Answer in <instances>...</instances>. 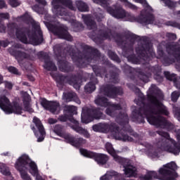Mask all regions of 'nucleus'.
Here are the masks:
<instances>
[{
    "label": "nucleus",
    "mask_w": 180,
    "mask_h": 180,
    "mask_svg": "<svg viewBox=\"0 0 180 180\" xmlns=\"http://www.w3.org/2000/svg\"><path fill=\"white\" fill-rule=\"evenodd\" d=\"M165 74L167 79H169V81H172V75H169V73L168 72H165Z\"/></svg>",
    "instance_id": "obj_54"
},
{
    "label": "nucleus",
    "mask_w": 180,
    "mask_h": 180,
    "mask_svg": "<svg viewBox=\"0 0 180 180\" xmlns=\"http://www.w3.org/2000/svg\"><path fill=\"white\" fill-rule=\"evenodd\" d=\"M22 96H23V102H24V109L26 110V112H28L29 113H33L34 110H33V108H32V106L30 105V96H29V94L27 92H21Z\"/></svg>",
    "instance_id": "obj_22"
},
{
    "label": "nucleus",
    "mask_w": 180,
    "mask_h": 180,
    "mask_svg": "<svg viewBox=\"0 0 180 180\" xmlns=\"http://www.w3.org/2000/svg\"><path fill=\"white\" fill-rule=\"evenodd\" d=\"M95 103L96 105H98V106H103V108H107L105 110V113L106 115H108V116H111L112 117H115L117 112H119V110L122 109L120 105L110 103L109 101H108V99L100 96H98L95 100Z\"/></svg>",
    "instance_id": "obj_9"
},
{
    "label": "nucleus",
    "mask_w": 180,
    "mask_h": 180,
    "mask_svg": "<svg viewBox=\"0 0 180 180\" xmlns=\"http://www.w3.org/2000/svg\"><path fill=\"white\" fill-rule=\"evenodd\" d=\"M79 151L80 154L84 155V157H87V158H94L95 161H96L98 164H101L102 165H103V164H106L109 160L108 156L105 154L95 153L85 149H80Z\"/></svg>",
    "instance_id": "obj_14"
},
{
    "label": "nucleus",
    "mask_w": 180,
    "mask_h": 180,
    "mask_svg": "<svg viewBox=\"0 0 180 180\" xmlns=\"http://www.w3.org/2000/svg\"><path fill=\"white\" fill-rule=\"evenodd\" d=\"M59 120L60 122H67V119H68V117L67 115H62L59 117Z\"/></svg>",
    "instance_id": "obj_49"
},
{
    "label": "nucleus",
    "mask_w": 180,
    "mask_h": 180,
    "mask_svg": "<svg viewBox=\"0 0 180 180\" xmlns=\"http://www.w3.org/2000/svg\"><path fill=\"white\" fill-rule=\"evenodd\" d=\"M167 37L170 39V40H176V35L175 34H167Z\"/></svg>",
    "instance_id": "obj_46"
},
{
    "label": "nucleus",
    "mask_w": 180,
    "mask_h": 180,
    "mask_svg": "<svg viewBox=\"0 0 180 180\" xmlns=\"http://www.w3.org/2000/svg\"><path fill=\"white\" fill-rule=\"evenodd\" d=\"M169 25L173 26L174 27H179V29H180V24L177 22H169Z\"/></svg>",
    "instance_id": "obj_47"
},
{
    "label": "nucleus",
    "mask_w": 180,
    "mask_h": 180,
    "mask_svg": "<svg viewBox=\"0 0 180 180\" xmlns=\"http://www.w3.org/2000/svg\"><path fill=\"white\" fill-rule=\"evenodd\" d=\"M9 4L13 8H16L20 5V2L18 0H9Z\"/></svg>",
    "instance_id": "obj_42"
},
{
    "label": "nucleus",
    "mask_w": 180,
    "mask_h": 180,
    "mask_svg": "<svg viewBox=\"0 0 180 180\" xmlns=\"http://www.w3.org/2000/svg\"><path fill=\"white\" fill-rule=\"evenodd\" d=\"M139 22L144 25H150V23L154 22V16L148 13V11H143L141 13Z\"/></svg>",
    "instance_id": "obj_20"
},
{
    "label": "nucleus",
    "mask_w": 180,
    "mask_h": 180,
    "mask_svg": "<svg viewBox=\"0 0 180 180\" xmlns=\"http://www.w3.org/2000/svg\"><path fill=\"white\" fill-rule=\"evenodd\" d=\"M102 89L105 94L107 95V96H110V98H115V96L119 94V89L113 86H108L105 88L103 87Z\"/></svg>",
    "instance_id": "obj_24"
},
{
    "label": "nucleus",
    "mask_w": 180,
    "mask_h": 180,
    "mask_svg": "<svg viewBox=\"0 0 180 180\" xmlns=\"http://www.w3.org/2000/svg\"><path fill=\"white\" fill-rule=\"evenodd\" d=\"M24 85H27V82H23L22 83Z\"/></svg>",
    "instance_id": "obj_63"
},
{
    "label": "nucleus",
    "mask_w": 180,
    "mask_h": 180,
    "mask_svg": "<svg viewBox=\"0 0 180 180\" xmlns=\"http://www.w3.org/2000/svg\"><path fill=\"white\" fill-rule=\"evenodd\" d=\"M52 12L57 16H67V9L65 6L75 11V8L72 6L71 0H53Z\"/></svg>",
    "instance_id": "obj_8"
},
{
    "label": "nucleus",
    "mask_w": 180,
    "mask_h": 180,
    "mask_svg": "<svg viewBox=\"0 0 180 180\" xmlns=\"http://www.w3.org/2000/svg\"><path fill=\"white\" fill-rule=\"evenodd\" d=\"M4 81V77H1L0 75V84H2V82Z\"/></svg>",
    "instance_id": "obj_61"
},
{
    "label": "nucleus",
    "mask_w": 180,
    "mask_h": 180,
    "mask_svg": "<svg viewBox=\"0 0 180 180\" xmlns=\"http://www.w3.org/2000/svg\"><path fill=\"white\" fill-rule=\"evenodd\" d=\"M8 154H9L8 153H6L4 154V155H8Z\"/></svg>",
    "instance_id": "obj_64"
},
{
    "label": "nucleus",
    "mask_w": 180,
    "mask_h": 180,
    "mask_svg": "<svg viewBox=\"0 0 180 180\" xmlns=\"http://www.w3.org/2000/svg\"><path fill=\"white\" fill-rule=\"evenodd\" d=\"M9 53L12 56H15V58L18 60V63L23 61V60H29V55L24 52L15 51H13V46L8 49Z\"/></svg>",
    "instance_id": "obj_23"
},
{
    "label": "nucleus",
    "mask_w": 180,
    "mask_h": 180,
    "mask_svg": "<svg viewBox=\"0 0 180 180\" xmlns=\"http://www.w3.org/2000/svg\"><path fill=\"white\" fill-rule=\"evenodd\" d=\"M175 85H176V88H177L178 89H180V84H179L178 82H176Z\"/></svg>",
    "instance_id": "obj_59"
},
{
    "label": "nucleus",
    "mask_w": 180,
    "mask_h": 180,
    "mask_svg": "<svg viewBox=\"0 0 180 180\" xmlns=\"http://www.w3.org/2000/svg\"><path fill=\"white\" fill-rule=\"evenodd\" d=\"M167 52L169 54H173L175 58L180 57V46L179 45H175L174 44L169 45L167 48Z\"/></svg>",
    "instance_id": "obj_25"
},
{
    "label": "nucleus",
    "mask_w": 180,
    "mask_h": 180,
    "mask_svg": "<svg viewBox=\"0 0 180 180\" xmlns=\"http://www.w3.org/2000/svg\"><path fill=\"white\" fill-rule=\"evenodd\" d=\"M103 18V15H102V13H99L98 15H96V18L98 20V22H101V20Z\"/></svg>",
    "instance_id": "obj_55"
},
{
    "label": "nucleus",
    "mask_w": 180,
    "mask_h": 180,
    "mask_svg": "<svg viewBox=\"0 0 180 180\" xmlns=\"http://www.w3.org/2000/svg\"><path fill=\"white\" fill-rule=\"evenodd\" d=\"M91 119H102V112L99 110H92L86 107L83 108L82 112V123H89Z\"/></svg>",
    "instance_id": "obj_13"
},
{
    "label": "nucleus",
    "mask_w": 180,
    "mask_h": 180,
    "mask_svg": "<svg viewBox=\"0 0 180 180\" xmlns=\"http://www.w3.org/2000/svg\"><path fill=\"white\" fill-rule=\"evenodd\" d=\"M33 122L37 126V128L38 131H34V127H32V130L34 131V134L36 136L38 137L37 141L38 143H40L44 140V135L46 134V131H44V127H43V124H41V122H40V120L39 118L34 117L33 119Z\"/></svg>",
    "instance_id": "obj_18"
},
{
    "label": "nucleus",
    "mask_w": 180,
    "mask_h": 180,
    "mask_svg": "<svg viewBox=\"0 0 180 180\" xmlns=\"http://www.w3.org/2000/svg\"><path fill=\"white\" fill-rule=\"evenodd\" d=\"M178 166L174 162L166 164L159 169V176H157L155 172H148L147 174L141 178V180H151L153 178H158L160 180H175L178 178V174L175 172Z\"/></svg>",
    "instance_id": "obj_4"
},
{
    "label": "nucleus",
    "mask_w": 180,
    "mask_h": 180,
    "mask_svg": "<svg viewBox=\"0 0 180 180\" xmlns=\"http://www.w3.org/2000/svg\"><path fill=\"white\" fill-rule=\"evenodd\" d=\"M20 18L22 20H24L25 22H27L29 20L30 22H33L32 17H30L27 13H26L24 15L21 16Z\"/></svg>",
    "instance_id": "obj_39"
},
{
    "label": "nucleus",
    "mask_w": 180,
    "mask_h": 180,
    "mask_svg": "<svg viewBox=\"0 0 180 180\" xmlns=\"http://www.w3.org/2000/svg\"><path fill=\"white\" fill-rule=\"evenodd\" d=\"M5 6H6V4H5V1L0 0V9L5 8Z\"/></svg>",
    "instance_id": "obj_51"
},
{
    "label": "nucleus",
    "mask_w": 180,
    "mask_h": 180,
    "mask_svg": "<svg viewBox=\"0 0 180 180\" xmlns=\"http://www.w3.org/2000/svg\"><path fill=\"white\" fill-rule=\"evenodd\" d=\"M113 60H117V56L114 55V58H112Z\"/></svg>",
    "instance_id": "obj_62"
},
{
    "label": "nucleus",
    "mask_w": 180,
    "mask_h": 180,
    "mask_svg": "<svg viewBox=\"0 0 180 180\" xmlns=\"http://www.w3.org/2000/svg\"><path fill=\"white\" fill-rule=\"evenodd\" d=\"M153 106L143 105V108H140V117H146L150 124H153L156 127H166L167 129H172L173 125L160 115H165L168 116L169 112L167 108L162 104L158 100V96H150L149 97Z\"/></svg>",
    "instance_id": "obj_1"
},
{
    "label": "nucleus",
    "mask_w": 180,
    "mask_h": 180,
    "mask_svg": "<svg viewBox=\"0 0 180 180\" xmlns=\"http://www.w3.org/2000/svg\"><path fill=\"white\" fill-rule=\"evenodd\" d=\"M28 39L30 43L35 45L40 44L43 41V33H41L39 25L37 26V30L34 32V34L32 35L28 34Z\"/></svg>",
    "instance_id": "obj_19"
},
{
    "label": "nucleus",
    "mask_w": 180,
    "mask_h": 180,
    "mask_svg": "<svg viewBox=\"0 0 180 180\" xmlns=\"http://www.w3.org/2000/svg\"><path fill=\"white\" fill-rule=\"evenodd\" d=\"M121 2H123L124 5L127 6V8H129L130 9H132L133 11H137V6L133 5L130 2H129L127 0H120Z\"/></svg>",
    "instance_id": "obj_35"
},
{
    "label": "nucleus",
    "mask_w": 180,
    "mask_h": 180,
    "mask_svg": "<svg viewBox=\"0 0 180 180\" xmlns=\"http://www.w3.org/2000/svg\"><path fill=\"white\" fill-rule=\"evenodd\" d=\"M8 70L9 72H11L12 74H15V75H20V72L15 67H9Z\"/></svg>",
    "instance_id": "obj_40"
},
{
    "label": "nucleus",
    "mask_w": 180,
    "mask_h": 180,
    "mask_svg": "<svg viewBox=\"0 0 180 180\" xmlns=\"http://www.w3.org/2000/svg\"><path fill=\"white\" fill-rule=\"evenodd\" d=\"M63 100L66 102H71L74 101L76 103H81L79 98H78V96H77V94L75 93L63 94Z\"/></svg>",
    "instance_id": "obj_26"
},
{
    "label": "nucleus",
    "mask_w": 180,
    "mask_h": 180,
    "mask_svg": "<svg viewBox=\"0 0 180 180\" xmlns=\"http://www.w3.org/2000/svg\"><path fill=\"white\" fill-rule=\"evenodd\" d=\"M55 132L58 136L65 139L68 143H70V144L74 146V147H79L81 144H85V143H86V141L82 138L75 139L74 136H71L70 134L61 132V127H60V125L55 127Z\"/></svg>",
    "instance_id": "obj_11"
},
{
    "label": "nucleus",
    "mask_w": 180,
    "mask_h": 180,
    "mask_svg": "<svg viewBox=\"0 0 180 180\" xmlns=\"http://www.w3.org/2000/svg\"><path fill=\"white\" fill-rule=\"evenodd\" d=\"M44 68L46 70H48V71H56L57 67H56V65L50 60V58L49 57V55H46L44 58Z\"/></svg>",
    "instance_id": "obj_27"
},
{
    "label": "nucleus",
    "mask_w": 180,
    "mask_h": 180,
    "mask_svg": "<svg viewBox=\"0 0 180 180\" xmlns=\"http://www.w3.org/2000/svg\"><path fill=\"white\" fill-rule=\"evenodd\" d=\"M150 91H152V92H155V89H157V86H155V85H152L151 86H150Z\"/></svg>",
    "instance_id": "obj_56"
},
{
    "label": "nucleus",
    "mask_w": 180,
    "mask_h": 180,
    "mask_svg": "<svg viewBox=\"0 0 180 180\" xmlns=\"http://www.w3.org/2000/svg\"><path fill=\"white\" fill-rule=\"evenodd\" d=\"M37 2H39V4H43L44 5L46 4V1L44 0H36Z\"/></svg>",
    "instance_id": "obj_57"
},
{
    "label": "nucleus",
    "mask_w": 180,
    "mask_h": 180,
    "mask_svg": "<svg viewBox=\"0 0 180 180\" xmlns=\"http://www.w3.org/2000/svg\"><path fill=\"white\" fill-rule=\"evenodd\" d=\"M105 148L108 153L113 157L115 161L123 165V171L127 178H130L131 176H134L136 175V168L133 166V162H131L129 159H124L117 155L116 151L113 149V146H112V143H107L105 144Z\"/></svg>",
    "instance_id": "obj_5"
},
{
    "label": "nucleus",
    "mask_w": 180,
    "mask_h": 180,
    "mask_svg": "<svg viewBox=\"0 0 180 180\" xmlns=\"http://www.w3.org/2000/svg\"><path fill=\"white\" fill-rule=\"evenodd\" d=\"M139 78L143 82H148V76L146 75L141 74L139 75Z\"/></svg>",
    "instance_id": "obj_43"
},
{
    "label": "nucleus",
    "mask_w": 180,
    "mask_h": 180,
    "mask_svg": "<svg viewBox=\"0 0 180 180\" xmlns=\"http://www.w3.org/2000/svg\"><path fill=\"white\" fill-rule=\"evenodd\" d=\"M119 119H122L125 123H129V117L127 116V114H122L120 113L118 115Z\"/></svg>",
    "instance_id": "obj_38"
},
{
    "label": "nucleus",
    "mask_w": 180,
    "mask_h": 180,
    "mask_svg": "<svg viewBox=\"0 0 180 180\" xmlns=\"http://www.w3.org/2000/svg\"><path fill=\"white\" fill-rule=\"evenodd\" d=\"M179 96H180L179 91H174L172 94V101L173 102H176V101H178V98H179Z\"/></svg>",
    "instance_id": "obj_37"
},
{
    "label": "nucleus",
    "mask_w": 180,
    "mask_h": 180,
    "mask_svg": "<svg viewBox=\"0 0 180 180\" xmlns=\"http://www.w3.org/2000/svg\"><path fill=\"white\" fill-rule=\"evenodd\" d=\"M65 110L67 113H70V115H77V107L74 105H66Z\"/></svg>",
    "instance_id": "obj_33"
},
{
    "label": "nucleus",
    "mask_w": 180,
    "mask_h": 180,
    "mask_svg": "<svg viewBox=\"0 0 180 180\" xmlns=\"http://www.w3.org/2000/svg\"><path fill=\"white\" fill-rule=\"evenodd\" d=\"M164 4H165L166 6L168 8H174L175 6V3L172 2L171 0H162Z\"/></svg>",
    "instance_id": "obj_41"
},
{
    "label": "nucleus",
    "mask_w": 180,
    "mask_h": 180,
    "mask_svg": "<svg viewBox=\"0 0 180 180\" xmlns=\"http://www.w3.org/2000/svg\"><path fill=\"white\" fill-rule=\"evenodd\" d=\"M58 67L60 71L63 72L70 71V67L68 66V63L65 60H59L58 61Z\"/></svg>",
    "instance_id": "obj_31"
},
{
    "label": "nucleus",
    "mask_w": 180,
    "mask_h": 180,
    "mask_svg": "<svg viewBox=\"0 0 180 180\" xmlns=\"http://www.w3.org/2000/svg\"><path fill=\"white\" fill-rule=\"evenodd\" d=\"M6 28L4 24L0 22V33H5Z\"/></svg>",
    "instance_id": "obj_48"
},
{
    "label": "nucleus",
    "mask_w": 180,
    "mask_h": 180,
    "mask_svg": "<svg viewBox=\"0 0 180 180\" xmlns=\"http://www.w3.org/2000/svg\"><path fill=\"white\" fill-rule=\"evenodd\" d=\"M116 175L115 172H108L104 176L100 178V180H110L112 179V177L114 176L115 180H120V175L118 176H115Z\"/></svg>",
    "instance_id": "obj_29"
},
{
    "label": "nucleus",
    "mask_w": 180,
    "mask_h": 180,
    "mask_svg": "<svg viewBox=\"0 0 180 180\" xmlns=\"http://www.w3.org/2000/svg\"><path fill=\"white\" fill-rule=\"evenodd\" d=\"M2 19H9V14L8 13H0V20Z\"/></svg>",
    "instance_id": "obj_44"
},
{
    "label": "nucleus",
    "mask_w": 180,
    "mask_h": 180,
    "mask_svg": "<svg viewBox=\"0 0 180 180\" xmlns=\"http://www.w3.org/2000/svg\"><path fill=\"white\" fill-rule=\"evenodd\" d=\"M5 86L8 89H12V88L13 87V84L9 82H5Z\"/></svg>",
    "instance_id": "obj_45"
},
{
    "label": "nucleus",
    "mask_w": 180,
    "mask_h": 180,
    "mask_svg": "<svg viewBox=\"0 0 180 180\" xmlns=\"http://www.w3.org/2000/svg\"><path fill=\"white\" fill-rule=\"evenodd\" d=\"M160 136L159 139L156 141L155 146H148L146 154L150 158H155L158 157V153L160 151H168L172 153L174 155L179 154L180 153V144L175 143L174 140L169 139V135L167 132L157 131Z\"/></svg>",
    "instance_id": "obj_2"
},
{
    "label": "nucleus",
    "mask_w": 180,
    "mask_h": 180,
    "mask_svg": "<svg viewBox=\"0 0 180 180\" xmlns=\"http://www.w3.org/2000/svg\"><path fill=\"white\" fill-rule=\"evenodd\" d=\"M41 105L46 110H49V112L53 115H58L60 113V103L57 101H48L47 100L43 99L41 101Z\"/></svg>",
    "instance_id": "obj_15"
},
{
    "label": "nucleus",
    "mask_w": 180,
    "mask_h": 180,
    "mask_svg": "<svg viewBox=\"0 0 180 180\" xmlns=\"http://www.w3.org/2000/svg\"><path fill=\"white\" fill-rule=\"evenodd\" d=\"M69 120H70L71 123H73L74 125H72L71 127L75 130V131H77V133H79L80 134H84L85 137H89L88 131L78 125V121H76L75 119L72 117L69 118Z\"/></svg>",
    "instance_id": "obj_21"
},
{
    "label": "nucleus",
    "mask_w": 180,
    "mask_h": 180,
    "mask_svg": "<svg viewBox=\"0 0 180 180\" xmlns=\"http://www.w3.org/2000/svg\"><path fill=\"white\" fill-rule=\"evenodd\" d=\"M33 11H35V12H37L38 13H40V11L41 8H39V6L35 5L32 7Z\"/></svg>",
    "instance_id": "obj_50"
},
{
    "label": "nucleus",
    "mask_w": 180,
    "mask_h": 180,
    "mask_svg": "<svg viewBox=\"0 0 180 180\" xmlns=\"http://www.w3.org/2000/svg\"><path fill=\"white\" fill-rule=\"evenodd\" d=\"M84 89L86 92H89L91 94V92H94L95 89H96V86H95V83L89 82L85 86Z\"/></svg>",
    "instance_id": "obj_34"
},
{
    "label": "nucleus",
    "mask_w": 180,
    "mask_h": 180,
    "mask_svg": "<svg viewBox=\"0 0 180 180\" xmlns=\"http://www.w3.org/2000/svg\"><path fill=\"white\" fill-rule=\"evenodd\" d=\"M84 22L88 26L89 29H95L96 27V24L92 20V18L89 15L83 17Z\"/></svg>",
    "instance_id": "obj_30"
},
{
    "label": "nucleus",
    "mask_w": 180,
    "mask_h": 180,
    "mask_svg": "<svg viewBox=\"0 0 180 180\" xmlns=\"http://www.w3.org/2000/svg\"><path fill=\"white\" fill-rule=\"evenodd\" d=\"M15 168L18 170L23 180H32V178L27 174V171L32 176H35L36 180H43V178L39 174L37 165L32 161L27 155H22L16 160Z\"/></svg>",
    "instance_id": "obj_3"
},
{
    "label": "nucleus",
    "mask_w": 180,
    "mask_h": 180,
    "mask_svg": "<svg viewBox=\"0 0 180 180\" xmlns=\"http://www.w3.org/2000/svg\"><path fill=\"white\" fill-rule=\"evenodd\" d=\"M56 79L61 81V82H68V84H70V85H72L75 89H79L81 84L82 83V80L79 77H72L70 78L60 75L57 76Z\"/></svg>",
    "instance_id": "obj_17"
},
{
    "label": "nucleus",
    "mask_w": 180,
    "mask_h": 180,
    "mask_svg": "<svg viewBox=\"0 0 180 180\" xmlns=\"http://www.w3.org/2000/svg\"><path fill=\"white\" fill-rule=\"evenodd\" d=\"M0 45L2 47H8V42H6L5 41H0Z\"/></svg>",
    "instance_id": "obj_52"
},
{
    "label": "nucleus",
    "mask_w": 180,
    "mask_h": 180,
    "mask_svg": "<svg viewBox=\"0 0 180 180\" xmlns=\"http://www.w3.org/2000/svg\"><path fill=\"white\" fill-rule=\"evenodd\" d=\"M49 123L50 124H54V123H57V120H54V119H53V118H50V119L49 120Z\"/></svg>",
    "instance_id": "obj_53"
},
{
    "label": "nucleus",
    "mask_w": 180,
    "mask_h": 180,
    "mask_svg": "<svg viewBox=\"0 0 180 180\" xmlns=\"http://www.w3.org/2000/svg\"><path fill=\"white\" fill-rule=\"evenodd\" d=\"M93 130L94 131H101L102 133H108L111 131L112 136H114L116 140H122V141H133V138L127 135H123L116 124L100 123L93 126Z\"/></svg>",
    "instance_id": "obj_6"
},
{
    "label": "nucleus",
    "mask_w": 180,
    "mask_h": 180,
    "mask_svg": "<svg viewBox=\"0 0 180 180\" xmlns=\"http://www.w3.org/2000/svg\"><path fill=\"white\" fill-rule=\"evenodd\" d=\"M7 32L10 36H13L15 34L17 38L20 40L22 43H27V37H26V33H27V30L25 28H18V25L15 23H9L8 25Z\"/></svg>",
    "instance_id": "obj_12"
},
{
    "label": "nucleus",
    "mask_w": 180,
    "mask_h": 180,
    "mask_svg": "<svg viewBox=\"0 0 180 180\" xmlns=\"http://www.w3.org/2000/svg\"><path fill=\"white\" fill-rule=\"evenodd\" d=\"M136 52L139 53V54H141V49H136Z\"/></svg>",
    "instance_id": "obj_60"
},
{
    "label": "nucleus",
    "mask_w": 180,
    "mask_h": 180,
    "mask_svg": "<svg viewBox=\"0 0 180 180\" xmlns=\"http://www.w3.org/2000/svg\"><path fill=\"white\" fill-rule=\"evenodd\" d=\"M135 2H138V4H141L142 5H143V6H145V8H148V11H150L151 10V7H150V6H148V4H147V1H146V0H134Z\"/></svg>",
    "instance_id": "obj_36"
},
{
    "label": "nucleus",
    "mask_w": 180,
    "mask_h": 180,
    "mask_svg": "<svg viewBox=\"0 0 180 180\" xmlns=\"http://www.w3.org/2000/svg\"><path fill=\"white\" fill-rule=\"evenodd\" d=\"M0 172L3 175L8 176L10 180H13L12 176H11V171H9V167H8L4 163H0Z\"/></svg>",
    "instance_id": "obj_28"
},
{
    "label": "nucleus",
    "mask_w": 180,
    "mask_h": 180,
    "mask_svg": "<svg viewBox=\"0 0 180 180\" xmlns=\"http://www.w3.org/2000/svg\"><path fill=\"white\" fill-rule=\"evenodd\" d=\"M28 79H30V81H34V77H33V76L32 75H29Z\"/></svg>",
    "instance_id": "obj_58"
},
{
    "label": "nucleus",
    "mask_w": 180,
    "mask_h": 180,
    "mask_svg": "<svg viewBox=\"0 0 180 180\" xmlns=\"http://www.w3.org/2000/svg\"><path fill=\"white\" fill-rule=\"evenodd\" d=\"M93 1L95 4H99V5H101V6H103V8H107V11L108 13L117 19H123V18H126V19L130 22H134V20H136L134 15L130 14V13H126V11H124L121 7L116 8L115 10L109 7V5H110V0Z\"/></svg>",
    "instance_id": "obj_7"
},
{
    "label": "nucleus",
    "mask_w": 180,
    "mask_h": 180,
    "mask_svg": "<svg viewBox=\"0 0 180 180\" xmlns=\"http://www.w3.org/2000/svg\"><path fill=\"white\" fill-rule=\"evenodd\" d=\"M50 30L56 34L59 39H64L68 41H71V40H72V37L70 35L68 31H67V29L63 28V27L51 25Z\"/></svg>",
    "instance_id": "obj_16"
},
{
    "label": "nucleus",
    "mask_w": 180,
    "mask_h": 180,
    "mask_svg": "<svg viewBox=\"0 0 180 180\" xmlns=\"http://www.w3.org/2000/svg\"><path fill=\"white\" fill-rule=\"evenodd\" d=\"M0 108L7 115L15 113V115H22V107L18 103H11L9 99L4 96L0 97Z\"/></svg>",
    "instance_id": "obj_10"
},
{
    "label": "nucleus",
    "mask_w": 180,
    "mask_h": 180,
    "mask_svg": "<svg viewBox=\"0 0 180 180\" xmlns=\"http://www.w3.org/2000/svg\"><path fill=\"white\" fill-rule=\"evenodd\" d=\"M77 8L80 12H88V6L82 1H76Z\"/></svg>",
    "instance_id": "obj_32"
}]
</instances>
